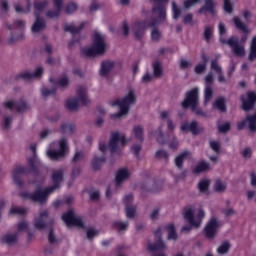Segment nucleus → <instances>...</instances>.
Segmentation results:
<instances>
[{
	"label": "nucleus",
	"instance_id": "obj_58",
	"mask_svg": "<svg viewBox=\"0 0 256 256\" xmlns=\"http://www.w3.org/2000/svg\"><path fill=\"white\" fill-rule=\"evenodd\" d=\"M55 93H57L56 88H53V89L43 88L42 89V95L44 97H49V95H55Z\"/></svg>",
	"mask_w": 256,
	"mask_h": 256
},
{
	"label": "nucleus",
	"instance_id": "obj_61",
	"mask_svg": "<svg viewBox=\"0 0 256 256\" xmlns=\"http://www.w3.org/2000/svg\"><path fill=\"white\" fill-rule=\"evenodd\" d=\"M56 85L59 87H68L69 86V78L63 77L59 81L56 82Z\"/></svg>",
	"mask_w": 256,
	"mask_h": 256
},
{
	"label": "nucleus",
	"instance_id": "obj_4",
	"mask_svg": "<svg viewBox=\"0 0 256 256\" xmlns=\"http://www.w3.org/2000/svg\"><path fill=\"white\" fill-rule=\"evenodd\" d=\"M107 51V44L105 38L99 33L94 34V43L92 47L84 49L83 54L86 57H97V55H103Z\"/></svg>",
	"mask_w": 256,
	"mask_h": 256
},
{
	"label": "nucleus",
	"instance_id": "obj_22",
	"mask_svg": "<svg viewBox=\"0 0 256 256\" xmlns=\"http://www.w3.org/2000/svg\"><path fill=\"white\" fill-rule=\"evenodd\" d=\"M134 37L138 40L143 39V35H145V29L147 28V21H138L134 24Z\"/></svg>",
	"mask_w": 256,
	"mask_h": 256
},
{
	"label": "nucleus",
	"instance_id": "obj_55",
	"mask_svg": "<svg viewBox=\"0 0 256 256\" xmlns=\"http://www.w3.org/2000/svg\"><path fill=\"white\" fill-rule=\"evenodd\" d=\"M210 147L215 153H221V145L217 141H210Z\"/></svg>",
	"mask_w": 256,
	"mask_h": 256
},
{
	"label": "nucleus",
	"instance_id": "obj_38",
	"mask_svg": "<svg viewBox=\"0 0 256 256\" xmlns=\"http://www.w3.org/2000/svg\"><path fill=\"white\" fill-rule=\"evenodd\" d=\"M209 185H211V182L208 179L201 180L198 184L200 193H207L209 191Z\"/></svg>",
	"mask_w": 256,
	"mask_h": 256
},
{
	"label": "nucleus",
	"instance_id": "obj_5",
	"mask_svg": "<svg viewBox=\"0 0 256 256\" xmlns=\"http://www.w3.org/2000/svg\"><path fill=\"white\" fill-rule=\"evenodd\" d=\"M77 97L70 98L66 101V107L69 111H77L79 109V103L87 107L89 105V99H87V90L84 87H79L77 89Z\"/></svg>",
	"mask_w": 256,
	"mask_h": 256
},
{
	"label": "nucleus",
	"instance_id": "obj_54",
	"mask_svg": "<svg viewBox=\"0 0 256 256\" xmlns=\"http://www.w3.org/2000/svg\"><path fill=\"white\" fill-rule=\"evenodd\" d=\"M152 41H159L161 39V32L157 28H153L151 32Z\"/></svg>",
	"mask_w": 256,
	"mask_h": 256
},
{
	"label": "nucleus",
	"instance_id": "obj_3",
	"mask_svg": "<svg viewBox=\"0 0 256 256\" xmlns=\"http://www.w3.org/2000/svg\"><path fill=\"white\" fill-rule=\"evenodd\" d=\"M137 101V98L135 97V92L133 90H130L128 95L125 96L122 100H115L112 102V107H118L120 108L118 113L112 114L111 119H119V117H123V115H127L129 113V105H133Z\"/></svg>",
	"mask_w": 256,
	"mask_h": 256
},
{
	"label": "nucleus",
	"instance_id": "obj_20",
	"mask_svg": "<svg viewBox=\"0 0 256 256\" xmlns=\"http://www.w3.org/2000/svg\"><path fill=\"white\" fill-rule=\"evenodd\" d=\"M43 71V67H38L34 73L24 72L16 76V79H26L27 81H30V79H41Z\"/></svg>",
	"mask_w": 256,
	"mask_h": 256
},
{
	"label": "nucleus",
	"instance_id": "obj_14",
	"mask_svg": "<svg viewBox=\"0 0 256 256\" xmlns=\"http://www.w3.org/2000/svg\"><path fill=\"white\" fill-rule=\"evenodd\" d=\"M119 141L121 145H127V139L125 136H121L119 132H115L111 135L110 142H109V147H110V152L117 153L119 151Z\"/></svg>",
	"mask_w": 256,
	"mask_h": 256
},
{
	"label": "nucleus",
	"instance_id": "obj_31",
	"mask_svg": "<svg viewBox=\"0 0 256 256\" xmlns=\"http://www.w3.org/2000/svg\"><path fill=\"white\" fill-rule=\"evenodd\" d=\"M105 161H107L105 156L94 157V159L92 160V167H93L94 171H99V169H101V167H102L103 163H105Z\"/></svg>",
	"mask_w": 256,
	"mask_h": 256
},
{
	"label": "nucleus",
	"instance_id": "obj_11",
	"mask_svg": "<svg viewBox=\"0 0 256 256\" xmlns=\"http://www.w3.org/2000/svg\"><path fill=\"white\" fill-rule=\"evenodd\" d=\"M62 221L66 223L67 227H80L84 228L85 224L80 217L75 216V211L69 210L62 216Z\"/></svg>",
	"mask_w": 256,
	"mask_h": 256
},
{
	"label": "nucleus",
	"instance_id": "obj_39",
	"mask_svg": "<svg viewBox=\"0 0 256 256\" xmlns=\"http://www.w3.org/2000/svg\"><path fill=\"white\" fill-rule=\"evenodd\" d=\"M61 133H68L69 135H73V133H75V124H62Z\"/></svg>",
	"mask_w": 256,
	"mask_h": 256
},
{
	"label": "nucleus",
	"instance_id": "obj_6",
	"mask_svg": "<svg viewBox=\"0 0 256 256\" xmlns=\"http://www.w3.org/2000/svg\"><path fill=\"white\" fill-rule=\"evenodd\" d=\"M53 193V190H51L49 187L42 190L41 188H38L34 193L29 192H22L20 193V197L22 199H30L31 201H34V203H47V197Z\"/></svg>",
	"mask_w": 256,
	"mask_h": 256
},
{
	"label": "nucleus",
	"instance_id": "obj_13",
	"mask_svg": "<svg viewBox=\"0 0 256 256\" xmlns=\"http://www.w3.org/2000/svg\"><path fill=\"white\" fill-rule=\"evenodd\" d=\"M251 133L256 132V113L253 115H248L246 118L240 122L237 123V129L238 131H243L245 127H247Z\"/></svg>",
	"mask_w": 256,
	"mask_h": 256
},
{
	"label": "nucleus",
	"instance_id": "obj_43",
	"mask_svg": "<svg viewBox=\"0 0 256 256\" xmlns=\"http://www.w3.org/2000/svg\"><path fill=\"white\" fill-rule=\"evenodd\" d=\"M241 101H242V109L244 111H251V109H253V107H255V104L251 101V100H244L243 96L241 97Z\"/></svg>",
	"mask_w": 256,
	"mask_h": 256
},
{
	"label": "nucleus",
	"instance_id": "obj_21",
	"mask_svg": "<svg viewBox=\"0 0 256 256\" xmlns=\"http://www.w3.org/2000/svg\"><path fill=\"white\" fill-rule=\"evenodd\" d=\"M210 69L217 73L219 83H226L227 79L223 76V68L219 65V60L213 59L210 64Z\"/></svg>",
	"mask_w": 256,
	"mask_h": 256
},
{
	"label": "nucleus",
	"instance_id": "obj_15",
	"mask_svg": "<svg viewBox=\"0 0 256 256\" xmlns=\"http://www.w3.org/2000/svg\"><path fill=\"white\" fill-rule=\"evenodd\" d=\"M3 105L6 109H10V111H13V109H16L18 113H24V111H27V109H29V106L23 100L15 101V102L7 101V102H4Z\"/></svg>",
	"mask_w": 256,
	"mask_h": 256
},
{
	"label": "nucleus",
	"instance_id": "obj_44",
	"mask_svg": "<svg viewBox=\"0 0 256 256\" xmlns=\"http://www.w3.org/2000/svg\"><path fill=\"white\" fill-rule=\"evenodd\" d=\"M213 37V28L206 26L204 30V41L206 43H211V38Z\"/></svg>",
	"mask_w": 256,
	"mask_h": 256
},
{
	"label": "nucleus",
	"instance_id": "obj_29",
	"mask_svg": "<svg viewBox=\"0 0 256 256\" xmlns=\"http://www.w3.org/2000/svg\"><path fill=\"white\" fill-rule=\"evenodd\" d=\"M233 23L239 31H242V33H249V28L247 27V24L245 22L241 21V19L237 16L233 18Z\"/></svg>",
	"mask_w": 256,
	"mask_h": 256
},
{
	"label": "nucleus",
	"instance_id": "obj_2",
	"mask_svg": "<svg viewBox=\"0 0 256 256\" xmlns=\"http://www.w3.org/2000/svg\"><path fill=\"white\" fill-rule=\"evenodd\" d=\"M218 27L220 34V43L230 47L234 55H236L237 57H243L245 55V47L239 44V39L231 37L228 40H226L225 38H223V35H225L227 31L225 28V24L220 23Z\"/></svg>",
	"mask_w": 256,
	"mask_h": 256
},
{
	"label": "nucleus",
	"instance_id": "obj_34",
	"mask_svg": "<svg viewBox=\"0 0 256 256\" xmlns=\"http://www.w3.org/2000/svg\"><path fill=\"white\" fill-rule=\"evenodd\" d=\"M2 243H6L7 245H13V243H17V233L5 234L2 237Z\"/></svg>",
	"mask_w": 256,
	"mask_h": 256
},
{
	"label": "nucleus",
	"instance_id": "obj_8",
	"mask_svg": "<svg viewBox=\"0 0 256 256\" xmlns=\"http://www.w3.org/2000/svg\"><path fill=\"white\" fill-rule=\"evenodd\" d=\"M204 218H205V211H203L202 209L198 211L196 218L192 208H189L184 212V219H186V221H188V223L192 225V227H201V223Z\"/></svg>",
	"mask_w": 256,
	"mask_h": 256
},
{
	"label": "nucleus",
	"instance_id": "obj_42",
	"mask_svg": "<svg viewBox=\"0 0 256 256\" xmlns=\"http://www.w3.org/2000/svg\"><path fill=\"white\" fill-rule=\"evenodd\" d=\"M213 99V88L211 86H206L205 92H204V103L207 105L209 101Z\"/></svg>",
	"mask_w": 256,
	"mask_h": 256
},
{
	"label": "nucleus",
	"instance_id": "obj_27",
	"mask_svg": "<svg viewBox=\"0 0 256 256\" xmlns=\"http://www.w3.org/2000/svg\"><path fill=\"white\" fill-rule=\"evenodd\" d=\"M130 176L131 174L129 173V170H127V168H122L118 170L116 174V187H119V185H121V183H123L125 179H129Z\"/></svg>",
	"mask_w": 256,
	"mask_h": 256
},
{
	"label": "nucleus",
	"instance_id": "obj_28",
	"mask_svg": "<svg viewBox=\"0 0 256 256\" xmlns=\"http://www.w3.org/2000/svg\"><path fill=\"white\" fill-rule=\"evenodd\" d=\"M213 109H218V111H221V113L227 112V104L225 97L221 96L215 100L213 103Z\"/></svg>",
	"mask_w": 256,
	"mask_h": 256
},
{
	"label": "nucleus",
	"instance_id": "obj_16",
	"mask_svg": "<svg viewBox=\"0 0 256 256\" xmlns=\"http://www.w3.org/2000/svg\"><path fill=\"white\" fill-rule=\"evenodd\" d=\"M154 236L158 239L155 243L148 244V251H162L165 249V242L161 239V227H158L154 232Z\"/></svg>",
	"mask_w": 256,
	"mask_h": 256
},
{
	"label": "nucleus",
	"instance_id": "obj_60",
	"mask_svg": "<svg viewBox=\"0 0 256 256\" xmlns=\"http://www.w3.org/2000/svg\"><path fill=\"white\" fill-rule=\"evenodd\" d=\"M201 0H185L184 1V7L185 9H191L194 5H197Z\"/></svg>",
	"mask_w": 256,
	"mask_h": 256
},
{
	"label": "nucleus",
	"instance_id": "obj_17",
	"mask_svg": "<svg viewBox=\"0 0 256 256\" xmlns=\"http://www.w3.org/2000/svg\"><path fill=\"white\" fill-rule=\"evenodd\" d=\"M63 175H65V172L61 169L52 172L53 185L49 187L52 192L55 191V189H59V187H61V183L63 182Z\"/></svg>",
	"mask_w": 256,
	"mask_h": 256
},
{
	"label": "nucleus",
	"instance_id": "obj_24",
	"mask_svg": "<svg viewBox=\"0 0 256 256\" xmlns=\"http://www.w3.org/2000/svg\"><path fill=\"white\" fill-rule=\"evenodd\" d=\"M115 67V62L113 61H103L101 63L100 76L107 77L113 68Z\"/></svg>",
	"mask_w": 256,
	"mask_h": 256
},
{
	"label": "nucleus",
	"instance_id": "obj_25",
	"mask_svg": "<svg viewBox=\"0 0 256 256\" xmlns=\"http://www.w3.org/2000/svg\"><path fill=\"white\" fill-rule=\"evenodd\" d=\"M85 25H87V22H82L79 25V27H75L72 24H65L64 25V31L66 33H71L73 35V37H75V35H79V33H81V31L85 27Z\"/></svg>",
	"mask_w": 256,
	"mask_h": 256
},
{
	"label": "nucleus",
	"instance_id": "obj_53",
	"mask_svg": "<svg viewBox=\"0 0 256 256\" xmlns=\"http://www.w3.org/2000/svg\"><path fill=\"white\" fill-rule=\"evenodd\" d=\"M126 217L128 219H134L135 218V207L126 206Z\"/></svg>",
	"mask_w": 256,
	"mask_h": 256
},
{
	"label": "nucleus",
	"instance_id": "obj_52",
	"mask_svg": "<svg viewBox=\"0 0 256 256\" xmlns=\"http://www.w3.org/2000/svg\"><path fill=\"white\" fill-rule=\"evenodd\" d=\"M214 189L218 193H221L222 191H225V189H227V186H225L223 182H221V180H217L214 184Z\"/></svg>",
	"mask_w": 256,
	"mask_h": 256
},
{
	"label": "nucleus",
	"instance_id": "obj_10",
	"mask_svg": "<svg viewBox=\"0 0 256 256\" xmlns=\"http://www.w3.org/2000/svg\"><path fill=\"white\" fill-rule=\"evenodd\" d=\"M60 149L59 150H48L47 155L49 159L52 161H59V159H63L69 150L67 146V139L63 138L59 141Z\"/></svg>",
	"mask_w": 256,
	"mask_h": 256
},
{
	"label": "nucleus",
	"instance_id": "obj_33",
	"mask_svg": "<svg viewBox=\"0 0 256 256\" xmlns=\"http://www.w3.org/2000/svg\"><path fill=\"white\" fill-rule=\"evenodd\" d=\"M231 249V244L228 241L223 242L218 248V255H227Z\"/></svg>",
	"mask_w": 256,
	"mask_h": 256
},
{
	"label": "nucleus",
	"instance_id": "obj_46",
	"mask_svg": "<svg viewBox=\"0 0 256 256\" xmlns=\"http://www.w3.org/2000/svg\"><path fill=\"white\" fill-rule=\"evenodd\" d=\"M156 159H165V161H169V152L166 150H158L155 153Z\"/></svg>",
	"mask_w": 256,
	"mask_h": 256
},
{
	"label": "nucleus",
	"instance_id": "obj_9",
	"mask_svg": "<svg viewBox=\"0 0 256 256\" xmlns=\"http://www.w3.org/2000/svg\"><path fill=\"white\" fill-rule=\"evenodd\" d=\"M48 219H49V212L47 210H44L34 220L35 229H38V231H43V229H45L46 227H53V224L55 223V220L50 219L48 221Z\"/></svg>",
	"mask_w": 256,
	"mask_h": 256
},
{
	"label": "nucleus",
	"instance_id": "obj_23",
	"mask_svg": "<svg viewBox=\"0 0 256 256\" xmlns=\"http://www.w3.org/2000/svg\"><path fill=\"white\" fill-rule=\"evenodd\" d=\"M35 17H36V21L32 25L31 30H32V33H39V31H43V29L47 27V24L45 23V20L41 18L39 13L36 12Z\"/></svg>",
	"mask_w": 256,
	"mask_h": 256
},
{
	"label": "nucleus",
	"instance_id": "obj_45",
	"mask_svg": "<svg viewBox=\"0 0 256 256\" xmlns=\"http://www.w3.org/2000/svg\"><path fill=\"white\" fill-rule=\"evenodd\" d=\"M133 133L138 141H143V126H135Z\"/></svg>",
	"mask_w": 256,
	"mask_h": 256
},
{
	"label": "nucleus",
	"instance_id": "obj_56",
	"mask_svg": "<svg viewBox=\"0 0 256 256\" xmlns=\"http://www.w3.org/2000/svg\"><path fill=\"white\" fill-rule=\"evenodd\" d=\"M224 11H226V13H233V4L231 3V0H224Z\"/></svg>",
	"mask_w": 256,
	"mask_h": 256
},
{
	"label": "nucleus",
	"instance_id": "obj_7",
	"mask_svg": "<svg viewBox=\"0 0 256 256\" xmlns=\"http://www.w3.org/2000/svg\"><path fill=\"white\" fill-rule=\"evenodd\" d=\"M183 109H191L195 111L199 107V89L193 88L186 92V97L181 103Z\"/></svg>",
	"mask_w": 256,
	"mask_h": 256
},
{
	"label": "nucleus",
	"instance_id": "obj_12",
	"mask_svg": "<svg viewBox=\"0 0 256 256\" xmlns=\"http://www.w3.org/2000/svg\"><path fill=\"white\" fill-rule=\"evenodd\" d=\"M221 227L219 220L216 217L211 218L205 228H204V235L206 239H214L215 235H217V229Z\"/></svg>",
	"mask_w": 256,
	"mask_h": 256
},
{
	"label": "nucleus",
	"instance_id": "obj_35",
	"mask_svg": "<svg viewBox=\"0 0 256 256\" xmlns=\"http://www.w3.org/2000/svg\"><path fill=\"white\" fill-rule=\"evenodd\" d=\"M248 59L249 61H255L256 59V36H254L252 39Z\"/></svg>",
	"mask_w": 256,
	"mask_h": 256
},
{
	"label": "nucleus",
	"instance_id": "obj_51",
	"mask_svg": "<svg viewBox=\"0 0 256 256\" xmlns=\"http://www.w3.org/2000/svg\"><path fill=\"white\" fill-rule=\"evenodd\" d=\"M27 5H28L27 9H24L23 7H21V5H16L15 6L16 13H29V9H31V0H27Z\"/></svg>",
	"mask_w": 256,
	"mask_h": 256
},
{
	"label": "nucleus",
	"instance_id": "obj_18",
	"mask_svg": "<svg viewBox=\"0 0 256 256\" xmlns=\"http://www.w3.org/2000/svg\"><path fill=\"white\" fill-rule=\"evenodd\" d=\"M53 3L56 10H49L46 13L48 19H57L58 17H61V11H63V0H53Z\"/></svg>",
	"mask_w": 256,
	"mask_h": 256
},
{
	"label": "nucleus",
	"instance_id": "obj_63",
	"mask_svg": "<svg viewBox=\"0 0 256 256\" xmlns=\"http://www.w3.org/2000/svg\"><path fill=\"white\" fill-rule=\"evenodd\" d=\"M206 69L207 66L205 64H198L195 67V73H197V75H201V73H205Z\"/></svg>",
	"mask_w": 256,
	"mask_h": 256
},
{
	"label": "nucleus",
	"instance_id": "obj_19",
	"mask_svg": "<svg viewBox=\"0 0 256 256\" xmlns=\"http://www.w3.org/2000/svg\"><path fill=\"white\" fill-rule=\"evenodd\" d=\"M198 13H210L213 17L217 15V10H215L214 0H205L204 5L198 10Z\"/></svg>",
	"mask_w": 256,
	"mask_h": 256
},
{
	"label": "nucleus",
	"instance_id": "obj_64",
	"mask_svg": "<svg viewBox=\"0 0 256 256\" xmlns=\"http://www.w3.org/2000/svg\"><path fill=\"white\" fill-rule=\"evenodd\" d=\"M14 27L18 29L19 31H22L25 29V21L23 20H17L14 22Z\"/></svg>",
	"mask_w": 256,
	"mask_h": 256
},
{
	"label": "nucleus",
	"instance_id": "obj_57",
	"mask_svg": "<svg viewBox=\"0 0 256 256\" xmlns=\"http://www.w3.org/2000/svg\"><path fill=\"white\" fill-rule=\"evenodd\" d=\"M156 141L160 145H165V143H167V140H165V136L163 135V131L161 130V128H159V134L156 138Z\"/></svg>",
	"mask_w": 256,
	"mask_h": 256
},
{
	"label": "nucleus",
	"instance_id": "obj_47",
	"mask_svg": "<svg viewBox=\"0 0 256 256\" xmlns=\"http://www.w3.org/2000/svg\"><path fill=\"white\" fill-rule=\"evenodd\" d=\"M10 215H27V209L20 207H13L10 210Z\"/></svg>",
	"mask_w": 256,
	"mask_h": 256
},
{
	"label": "nucleus",
	"instance_id": "obj_32",
	"mask_svg": "<svg viewBox=\"0 0 256 256\" xmlns=\"http://www.w3.org/2000/svg\"><path fill=\"white\" fill-rule=\"evenodd\" d=\"M204 171H209V163L202 161L197 164V166L193 170V173L195 175H199V173H204Z\"/></svg>",
	"mask_w": 256,
	"mask_h": 256
},
{
	"label": "nucleus",
	"instance_id": "obj_41",
	"mask_svg": "<svg viewBox=\"0 0 256 256\" xmlns=\"http://www.w3.org/2000/svg\"><path fill=\"white\" fill-rule=\"evenodd\" d=\"M153 71L154 77H161L163 75V67L161 66V62L156 61L153 63Z\"/></svg>",
	"mask_w": 256,
	"mask_h": 256
},
{
	"label": "nucleus",
	"instance_id": "obj_48",
	"mask_svg": "<svg viewBox=\"0 0 256 256\" xmlns=\"http://www.w3.org/2000/svg\"><path fill=\"white\" fill-rule=\"evenodd\" d=\"M173 19H179L181 17V9L177 7V2H172Z\"/></svg>",
	"mask_w": 256,
	"mask_h": 256
},
{
	"label": "nucleus",
	"instance_id": "obj_36",
	"mask_svg": "<svg viewBox=\"0 0 256 256\" xmlns=\"http://www.w3.org/2000/svg\"><path fill=\"white\" fill-rule=\"evenodd\" d=\"M113 229H116V231H127V227H129V222H120L115 221L112 224Z\"/></svg>",
	"mask_w": 256,
	"mask_h": 256
},
{
	"label": "nucleus",
	"instance_id": "obj_59",
	"mask_svg": "<svg viewBox=\"0 0 256 256\" xmlns=\"http://www.w3.org/2000/svg\"><path fill=\"white\" fill-rule=\"evenodd\" d=\"M213 72H209L208 75L205 77L206 87H211L213 85Z\"/></svg>",
	"mask_w": 256,
	"mask_h": 256
},
{
	"label": "nucleus",
	"instance_id": "obj_26",
	"mask_svg": "<svg viewBox=\"0 0 256 256\" xmlns=\"http://www.w3.org/2000/svg\"><path fill=\"white\" fill-rule=\"evenodd\" d=\"M181 131L184 133H187V131H191L192 135H199V127H197V121H192L190 124L189 123H184L180 127Z\"/></svg>",
	"mask_w": 256,
	"mask_h": 256
},
{
	"label": "nucleus",
	"instance_id": "obj_50",
	"mask_svg": "<svg viewBox=\"0 0 256 256\" xmlns=\"http://www.w3.org/2000/svg\"><path fill=\"white\" fill-rule=\"evenodd\" d=\"M219 133H228V131H231V123L225 122L224 124H221L218 126Z\"/></svg>",
	"mask_w": 256,
	"mask_h": 256
},
{
	"label": "nucleus",
	"instance_id": "obj_37",
	"mask_svg": "<svg viewBox=\"0 0 256 256\" xmlns=\"http://www.w3.org/2000/svg\"><path fill=\"white\" fill-rule=\"evenodd\" d=\"M166 231H168V239L177 240V231L175 230L174 224H168L166 226Z\"/></svg>",
	"mask_w": 256,
	"mask_h": 256
},
{
	"label": "nucleus",
	"instance_id": "obj_40",
	"mask_svg": "<svg viewBox=\"0 0 256 256\" xmlns=\"http://www.w3.org/2000/svg\"><path fill=\"white\" fill-rule=\"evenodd\" d=\"M47 5H49V1L44 0V1H35L34 2V9H35V13H41V11H43L45 9V7H47Z\"/></svg>",
	"mask_w": 256,
	"mask_h": 256
},
{
	"label": "nucleus",
	"instance_id": "obj_30",
	"mask_svg": "<svg viewBox=\"0 0 256 256\" xmlns=\"http://www.w3.org/2000/svg\"><path fill=\"white\" fill-rule=\"evenodd\" d=\"M187 157H189V152L184 151L175 158V165L178 169H183V163Z\"/></svg>",
	"mask_w": 256,
	"mask_h": 256
},
{
	"label": "nucleus",
	"instance_id": "obj_49",
	"mask_svg": "<svg viewBox=\"0 0 256 256\" xmlns=\"http://www.w3.org/2000/svg\"><path fill=\"white\" fill-rule=\"evenodd\" d=\"M65 11L68 15H71V13H75L77 11V3L70 2L67 4Z\"/></svg>",
	"mask_w": 256,
	"mask_h": 256
},
{
	"label": "nucleus",
	"instance_id": "obj_1",
	"mask_svg": "<svg viewBox=\"0 0 256 256\" xmlns=\"http://www.w3.org/2000/svg\"><path fill=\"white\" fill-rule=\"evenodd\" d=\"M28 165L29 166H16L14 169L12 177L17 187H23V180H21V176L29 175V173L37 175V165L35 164V158H29Z\"/></svg>",
	"mask_w": 256,
	"mask_h": 256
},
{
	"label": "nucleus",
	"instance_id": "obj_62",
	"mask_svg": "<svg viewBox=\"0 0 256 256\" xmlns=\"http://www.w3.org/2000/svg\"><path fill=\"white\" fill-rule=\"evenodd\" d=\"M97 235H99V231H97L95 229L87 230V238L89 239V241H91V239L97 237Z\"/></svg>",
	"mask_w": 256,
	"mask_h": 256
}]
</instances>
